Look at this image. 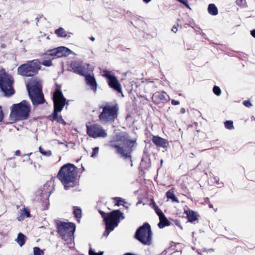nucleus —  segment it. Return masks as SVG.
<instances>
[{"mask_svg": "<svg viewBox=\"0 0 255 255\" xmlns=\"http://www.w3.org/2000/svg\"><path fill=\"white\" fill-rule=\"evenodd\" d=\"M71 53H72V51L70 49L67 47L61 46L48 51L47 54L54 57H62L67 56Z\"/></svg>", "mask_w": 255, "mask_h": 255, "instance_id": "nucleus-11", "label": "nucleus"}, {"mask_svg": "<svg viewBox=\"0 0 255 255\" xmlns=\"http://www.w3.org/2000/svg\"><path fill=\"white\" fill-rule=\"evenodd\" d=\"M117 117V113H101L100 121L103 123H112Z\"/></svg>", "mask_w": 255, "mask_h": 255, "instance_id": "nucleus-16", "label": "nucleus"}, {"mask_svg": "<svg viewBox=\"0 0 255 255\" xmlns=\"http://www.w3.org/2000/svg\"><path fill=\"white\" fill-rule=\"evenodd\" d=\"M29 96L33 105H38L44 102V97L42 93L41 82L34 79L26 85Z\"/></svg>", "mask_w": 255, "mask_h": 255, "instance_id": "nucleus-3", "label": "nucleus"}, {"mask_svg": "<svg viewBox=\"0 0 255 255\" xmlns=\"http://www.w3.org/2000/svg\"><path fill=\"white\" fill-rule=\"evenodd\" d=\"M251 35L255 38V29L254 30H253L252 31H251Z\"/></svg>", "mask_w": 255, "mask_h": 255, "instance_id": "nucleus-56", "label": "nucleus"}, {"mask_svg": "<svg viewBox=\"0 0 255 255\" xmlns=\"http://www.w3.org/2000/svg\"><path fill=\"white\" fill-rule=\"evenodd\" d=\"M180 2L183 3L184 4L187 8L191 9L190 7L188 4V1L187 0H177Z\"/></svg>", "mask_w": 255, "mask_h": 255, "instance_id": "nucleus-46", "label": "nucleus"}, {"mask_svg": "<svg viewBox=\"0 0 255 255\" xmlns=\"http://www.w3.org/2000/svg\"><path fill=\"white\" fill-rule=\"evenodd\" d=\"M70 66L75 73L83 75L86 73L85 67L77 61L72 62Z\"/></svg>", "mask_w": 255, "mask_h": 255, "instance_id": "nucleus-18", "label": "nucleus"}, {"mask_svg": "<svg viewBox=\"0 0 255 255\" xmlns=\"http://www.w3.org/2000/svg\"><path fill=\"white\" fill-rule=\"evenodd\" d=\"M156 214L158 216V217H160L161 216L164 215L162 211L160 209L158 206L155 207L153 208Z\"/></svg>", "mask_w": 255, "mask_h": 255, "instance_id": "nucleus-38", "label": "nucleus"}, {"mask_svg": "<svg viewBox=\"0 0 255 255\" xmlns=\"http://www.w3.org/2000/svg\"><path fill=\"white\" fill-rule=\"evenodd\" d=\"M26 236L21 233H19L18 234L17 238L15 240V241L20 247H22L24 245L26 241Z\"/></svg>", "mask_w": 255, "mask_h": 255, "instance_id": "nucleus-27", "label": "nucleus"}, {"mask_svg": "<svg viewBox=\"0 0 255 255\" xmlns=\"http://www.w3.org/2000/svg\"><path fill=\"white\" fill-rule=\"evenodd\" d=\"M37 119H36V118H34V121H35V120H37Z\"/></svg>", "mask_w": 255, "mask_h": 255, "instance_id": "nucleus-61", "label": "nucleus"}, {"mask_svg": "<svg viewBox=\"0 0 255 255\" xmlns=\"http://www.w3.org/2000/svg\"><path fill=\"white\" fill-rule=\"evenodd\" d=\"M73 209L74 216L76 218L77 222H79L82 217V210L80 207L77 206H74Z\"/></svg>", "mask_w": 255, "mask_h": 255, "instance_id": "nucleus-26", "label": "nucleus"}, {"mask_svg": "<svg viewBox=\"0 0 255 255\" xmlns=\"http://www.w3.org/2000/svg\"><path fill=\"white\" fill-rule=\"evenodd\" d=\"M237 3L238 5L242 6H245L246 5V0H237Z\"/></svg>", "mask_w": 255, "mask_h": 255, "instance_id": "nucleus-43", "label": "nucleus"}, {"mask_svg": "<svg viewBox=\"0 0 255 255\" xmlns=\"http://www.w3.org/2000/svg\"><path fill=\"white\" fill-rule=\"evenodd\" d=\"M208 12L213 15H216L218 14V10L216 6L214 4H210L208 8Z\"/></svg>", "mask_w": 255, "mask_h": 255, "instance_id": "nucleus-29", "label": "nucleus"}, {"mask_svg": "<svg viewBox=\"0 0 255 255\" xmlns=\"http://www.w3.org/2000/svg\"><path fill=\"white\" fill-rule=\"evenodd\" d=\"M106 225V230H105L104 232L103 233V236H105L106 237H107L108 235H109L110 233L113 231L115 229V228L112 227H110L109 225Z\"/></svg>", "mask_w": 255, "mask_h": 255, "instance_id": "nucleus-31", "label": "nucleus"}, {"mask_svg": "<svg viewBox=\"0 0 255 255\" xmlns=\"http://www.w3.org/2000/svg\"><path fill=\"white\" fill-rule=\"evenodd\" d=\"M184 214L186 215L187 220L189 222L193 223L195 221L198 222V218L200 215L193 210L191 209L184 210Z\"/></svg>", "mask_w": 255, "mask_h": 255, "instance_id": "nucleus-17", "label": "nucleus"}, {"mask_svg": "<svg viewBox=\"0 0 255 255\" xmlns=\"http://www.w3.org/2000/svg\"><path fill=\"white\" fill-rule=\"evenodd\" d=\"M99 213L100 214L102 217L103 218V220L105 223L106 221V218L108 216V213H106L102 210H99Z\"/></svg>", "mask_w": 255, "mask_h": 255, "instance_id": "nucleus-41", "label": "nucleus"}, {"mask_svg": "<svg viewBox=\"0 0 255 255\" xmlns=\"http://www.w3.org/2000/svg\"><path fill=\"white\" fill-rule=\"evenodd\" d=\"M134 238L144 245H150L152 242V231L150 225L144 223L136 230Z\"/></svg>", "mask_w": 255, "mask_h": 255, "instance_id": "nucleus-5", "label": "nucleus"}, {"mask_svg": "<svg viewBox=\"0 0 255 255\" xmlns=\"http://www.w3.org/2000/svg\"><path fill=\"white\" fill-rule=\"evenodd\" d=\"M166 196L167 199H171L172 202L179 203V200L175 195L173 189H170L166 193Z\"/></svg>", "mask_w": 255, "mask_h": 255, "instance_id": "nucleus-24", "label": "nucleus"}, {"mask_svg": "<svg viewBox=\"0 0 255 255\" xmlns=\"http://www.w3.org/2000/svg\"><path fill=\"white\" fill-rule=\"evenodd\" d=\"M40 67V62L35 60L19 66L17 73L22 76L30 77L36 74Z\"/></svg>", "mask_w": 255, "mask_h": 255, "instance_id": "nucleus-6", "label": "nucleus"}, {"mask_svg": "<svg viewBox=\"0 0 255 255\" xmlns=\"http://www.w3.org/2000/svg\"><path fill=\"white\" fill-rule=\"evenodd\" d=\"M11 112H30L28 103L24 100L21 103L13 105L10 108Z\"/></svg>", "mask_w": 255, "mask_h": 255, "instance_id": "nucleus-15", "label": "nucleus"}, {"mask_svg": "<svg viewBox=\"0 0 255 255\" xmlns=\"http://www.w3.org/2000/svg\"><path fill=\"white\" fill-rule=\"evenodd\" d=\"M29 116V113H10L8 122L5 124L14 123L19 121L26 120Z\"/></svg>", "mask_w": 255, "mask_h": 255, "instance_id": "nucleus-12", "label": "nucleus"}, {"mask_svg": "<svg viewBox=\"0 0 255 255\" xmlns=\"http://www.w3.org/2000/svg\"><path fill=\"white\" fill-rule=\"evenodd\" d=\"M213 92L215 94H216L217 96H220L221 94V90L220 88L218 86H214L213 87Z\"/></svg>", "mask_w": 255, "mask_h": 255, "instance_id": "nucleus-37", "label": "nucleus"}, {"mask_svg": "<svg viewBox=\"0 0 255 255\" xmlns=\"http://www.w3.org/2000/svg\"><path fill=\"white\" fill-rule=\"evenodd\" d=\"M135 142V140L128 139L126 134H119L116 136L115 140L110 141L109 146L115 148L121 156L131 159V153Z\"/></svg>", "mask_w": 255, "mask_h": 255, "instance_id": "nucleus-2", "label": "nucleus"}, {"mask_svg": "<svg viewBox=\"0 0 255 255\" xmlns=\"http://www.w3.org/2000/svg\"><path fill=\"white\" fill-rule=\"evenodd\" d=\"M99 149V148L98 147H96L94 148L93 149V151H92L91 156L94 157L98 153Z\"/></svg>", "mask_w": 255, "mask_h": 255, "instance_id": "nucleus-44", "label": "nucleus"}, {"mask_svg": "<svg viewBox=\"0 0 255 255\" xmlns=\"http://www.w3.org/2000/svg\"><path fill=\"white\" fill-rule=\"evenodd\" d=\"M85 78L87 84L91 87L93 90L96 91L97 89V84L95 78L91 75H87Z\"/></svg>", "mask_w": 255, "mask_h": 255, "instance_id": "nucleus-22", "label": "nucleus"}, {"mask_svg": "<svg viewBox=\"0 0 255 255\" xmlns=\"http://www.w3.org/2000/svg\"><path fill=\"white\" fill-rule=\"evenodd\" d=\"M30 210L28 207H24L22 209L20 210V215L17 217V219L19 221L23 220L25 218H30Z\"/></svg>", "mask_w": 255, "mask_h": 255, "instance_id": "nucleus-19", "label": "nucleus"}, {"mask_svg": "<svg viewBox=\"0 0 255 255\" xmlns=\"http://www.w3.org/2000/svg\"><path fill=\"white\" fill-rule=\"evenodd\" d=\"M99 213L100 214L102 217L103 218V220L105 223L106 221V218L108 216V213H106L102 210H99Z\"/></svg>", "mask_w": 255, "mask_h": 255, "instance_id": "nucleus-42", "label": "nucleus"}, {"mask_svg": "<svg viewBox=\"0 0 255 255\" xmlns=\"http://www.w3.org/2000/svg\"><path fill=\"white\" fill-rule=\"evenodd\" d=\"M226 128L232 129L234 128L233 122L232 121H227L224 123Z\"/></svg>", "mask_w": 255, "mask_h": 255, "instance_id": "nucleus-34", "label": "nucleus"}, {"mask_svg": "<svg viewBox=\"0 0 255 255\" xmlns=\"http://www.w3.org/2000/svg\"><path fill=\"white\" fill-rule=\"evenodd\" d=\"M125 218L123 213L119 210H113L108 213V216L106 218L105 225L115 228L118 226L121 220H124Z\"/></svg>", "mask_w": 255, "mask_h": 255, "instance_id": "nucleus-9", "label": "nucleus"}, {"mask_svg": "<svg viewBox=\"0 0 255 255\" xmlns=\"http://www.w3.org/2000/svg\"><path fill=\"white\" fill-rule=\"evenodd\" d=\"M47 39H49V36H47Z\"/></svg>", "mask_w": 255, "mask_h": 255, "instance_id": "nucleus-62", "label": "nucleus"}, {"mask_svg": "<svg viewBox=\"0 0 255 255\" xmlns=\"http://www.w3.org/2000/svg\"><path fill=\"white\" fill-rule=\"evenodd\" d=\"M243 104L247 107H250L252 105L251 103L249 101H245L243 102Z\"/></svg>", "mask_w": 255, "mask_h": 255, "instance_id": "nucleus-50", "label": "nucleus"}, {"mask_svg": "<svg viewBox=\"0 0 255 255\" xmlns=\"http://www.w3.org/2000/svg\"><path fill=\"white\" fill-rule=\"evenodd\" d=\"M4 119L3 113H0V122H2Z\"/></svg>", "mask_w": 255, "mask_h": 255, "instance_id": "nucleus-55", "label": "nucleus"}, {"mask_svg": "<svg viewBox=\"0 0 255 255\" xmlns=\"http://www.w3.org/2000/svg\"><path fill=\"white\" fill-rule=\"evenodd\" d=\"M42 210H45L48 209L49 206V201L48 199H45L42 202Z\"/></svg>", "mask_w": 255, "mask_h": 255, "instance_id": "nucleus-35", "label": "nucleus"}, {"mask_svg": "<svg viewBox=\"0 0 255 255\" xmlns=\"http://www.w3.org/2000/svg\"><path fill=\"white\" fill-rule=\"evenodd\" d=\"M33 255H44V253L39 247H35L33 248Z\"/></svg>", "mask_w": 255, "mask_h": 255, "instance_id": "nucleus-33", "label": "nucleus"}, {"mask_svg": "<svg viewBox=\"0 0 255 255\" xmlns=\"http://www.w3.org/2000/svg\"><path fill=\"white\" fill-rule=\"evenodd\" d=\"M57 232L65 241H71L73 238L76 226L74 223L59 221L56 224Z\"/></svg>", "mask_w": 255, "mask_h": 255, "instance_id": "nucleus-4", "label": "nucleus"}, {"mask_svg": "<svg viewBox=\"0 0 255 255\" xmlns=\"http://www.w3.org/2000/svg\"><path fill=\"white\" fill-rule=\"evenodd\" d=\"M0 112H2V108L0 106Z\"/></svg>", "mask_w": 255, "mask_h": 255, "instance_id": "nucleus-60", "label": "nucleus"}, {"mask_svg": "<svg viewBox=\"0 0 255 255\" xmlns=\"http://www.w3.org/2000/svg\"><path fill=\"white\" fill-rule=\"evenodd\" d=\"M55 33L59 37H66V32L63 28H59L55 30Z\"/></svg>", "mask_w": 255, "mask_h": 255, "instance_id": "nucleus-30", "label": "nucleus"}, {"mask_svg": "<svg viewBox=\"0 0 255 255\" xmlns=\"http://www.w3.org/2000/svg\"><path fill=\"white\" fill-rule=\"evenodd\" d=\"M86 133L87 135L93 138H106L108 136L106 130L101 125L97 124L87 123Z\"/></svg>", "mask_w": 255, "mask_h": 255, "instance_id": "nucleus-8", "label": "nucleus"}, {"mask_svg": "<svg viewBox=\"0 0 255 255\" xmlns=\"http://www.w3.org/2000/svg\"><path fill=\"white\" fill-rule=\"evenodd\" d=\"M172 31H173L174 33H176L177 30H178V29H177V27L176 26H173L172 28V29H171Z\"/></svg>", "mask_w": 255, "mask_h": 255, "instance_id": "nucleus-54", "label": "nucleus"}, {"mask_svg": "<svg viewBox=\"0 0 255 255\" xmlns=\"http://www.w3.org/2000/svg\"><path fill=\"white\" fill-rule=\"evenodd\" d=\"M174 224L178 226L179 228H180L181 229H182V227L181 225L180 222L179 220H175L174 221Z\"/></svg>", "mask_w": 255, "mask_h": 255, "instance_id": "nucleus-49", "label": "nucleus"}, {"mask_svg": "<svg viewBox=\"0 0 255 255\" xmlns=\"http://www.w3.org/2000/svg\"><path fill=\"white\" fill-rule=\"evenodd\" d=\"M104 76L108 78L109 80L112 79L113 78L115 77L114 75H113L111 72L107 70L104 71Z\"/></svg>", "mask_w": 255, "mask_h": 255, "instance_id": "nucleus-36", "label": "nucleus"}, {"mask_svg": "<svg viewBox=\"0 0 255 255\" xmlns=\"http://www.w3.org/2000/svg\"><path fill=\"white\" fill-rule=\"evenodd\" d=\"M39 151L42 155L46 156H50L52 155L51 150L45 151L41 146L39 147Z\"/></svg>", "mask_w": 255, "mask_h": 255, "instance_id": "nucleus-32", "label": "nucleus"}, {"mask_svg": "<svg viewBox=\"0 0 255 255\" xmlns=\"http://www.w3.org/2000/svg\"><path fill=\"white\" fill-rule=\"evenodd\" d=\"M91 39L92 41H94L95 40V38L93 37H91Z\"/></svg>", "mask_w": 255, "mask_h": 255, "instance_id": "nucleus-59", "label": "nucleus"}, {"mask_svg": "<svg viewBox=\"0 0 255 255\" xmlns=\"http://www.w3.org/2000/svg\"><path fill=\"white\" fill-rule=\"evenodd\" d=\"M14 155L15 156H20L21 155V151L19 150H17L14 152Z\"/></svg>", "mask_w": 255, "mask_h": 255, "instance_id": "nucleus-53", "label": "nucleus"}, {"mask_svg": "<svg viewBox=\"0 0 255 255\" xmlns=\"http://www.w3.org/2000/svg\"><path fill=\"white\" fill-rule=\"evenodd\" d=\"M78 168L73 164L68 163L62 165L57 175V178L65 190H69L79 185Z\"/></svg>", "mask_w": 255, "mask_h": 255, "instance_id": "nucleus-1", "label": "nucleus"}, {"mask_svg": "<svg viewBox=\"0 0 255 255\" xmlns=\"http://www.w3.org/2000/svg\"><path fill=\"white\" fill-rule=\"evenodd\" d=\"M113 200L114 201V204L115 206H119L120 205H123L127 209L128 208V207L125 206L124 204L126 203V201L124 199H122L121 197H116L113 198Z\"/></svg>", "mask_w": 255, "mask_h": 255, "instance_id": "nucleus-28", "label": "nucleus"}, {"mask_svg": "<svg viewBox=\"0 0 255 255\" xmlns=\"http://www.w3.org/2000/svg\"><path fill=\"white\" fill-rule=\"evenodd\" d=\"M151 0H143V1L145 3H148L150 2Z\"/></svg>", "mask_w": 255, "mask_h": 255, "instance_id": "nucleus-57", "label": "nucleus"}, {"mask_svg": "<svg viewBox=\"0 0 255 255\" xmlns=\"http://www.w3.org/2000/svg\"><path fill=\"white\" fill-rule=\"evenodd\" d=\"M42 64L46 66H50L52 65V62L51 60H44L43 61Z\"/></svg>", "mask_w": 255, "mask_h": 255, "instance_id": "nucleus-45", "label": "nucleus"}, {"mask_svg": "<svg viewBox=\"0 0 255 255\" xmlns=\"http://www.w3.org/2000/svg\"><path fill=\"white\" fill-rule=\"evenodd\" d=\"M171 103L173 105H178L180 104L179 101L174 100H172Z\"/></svg>", "mask_w": 255, "mask_h": 255, "instance_id": "nucleus-52", "label": "nucleus"}, {"mask_svg": "<svg viewBox=\"0 0 255 255\" xmlns=\"http://www.w3.org/2000/svg\"><path fill=\"white\" fill-rule=\"evenodd\" d=\"M108 83L111 87L118 91L119 93L122 92L121 85L115 76L112 79L109 80Z\"/></svg>", "mask_w": 255, "mask_h": 255, "instance_id": "nucleus-20", "label": "nucleus"}, {"mask_svg": "<svg viewBox=\"0 0 255 255\" xmlns=\"http://www.w3.org/2000/svg\"><path fill=\"white\" fill-rule=\"evenodd\" d=\"M53 98L54 105V112H60L65 104L66 99L64 98L62 92L59 90H57L54 92Z\"/></svg>", "mask_w": 255, "mask_h": 255, "instance_id": "nucleus-10", "label": "nucleus"}, {"mask_svg": "<svg viewBox=\"0 0 255 255\" xmlns=\"http://www.w3.org/2000/svg\"><path fill=\"white\" fill-rule=\"evenodd\" d=\"M150 206H151L152 208H155V207L157 206L156 204V203L155 202L153 199L151 198L150 199V203L149 204Z\"/></svg>", "mask_w": 255, "mask_h": 255, "instance_id": "nucleus-48", "label": "nucleus"}, {"mask_svg": "<svg viewBox=\"0 0 255 255\" xmlns=\"http://www.w3.org/2000/svg\"><path fill=\"white\" fill-rule=\"evenodd\" d=\"M119 110L117 104H109L103 107V112H117Z\"/></svg>", "mask_w": 255, "mask_h": 255, "instance_id": "nucleus-23", "label": "nucleus"}, {"mask_svg": "<svg viewBox=\"0 0 255 255\" xmlns=\"http://www.w3.org/2000/svg\"><path fill=\"white\" fill-rule=\"evenodd\" d=\"M165 93H161L160 92H156L152 96L153 101L157 104L160 103V102H164L166 100Z\"/></svg>", "mask_w": 255, "mask_h": 255, "instance_id": "nucleus-21", "label": "nucleus"}, {"mask_svg": "<svg viewBox=\"0 0 255 255\" xmlns=\"http://www.w3.org/2000/svg\"><path fill=\"white\" fill-rule=\"evenodd\" d=\"M13 80L11 76L3 70L0 72V88L5 96H10L14 93L12 86Z\"/></svg>", "mask_w": 255, "mask_h": 255, "instance_id": "nucleus-7", "label": "nucleus"}, {"mask_svg": "<svg viewBox=\"0 0 255 255\" xmlns=\"http://www.w3.org/2000/svg\"><path fill=\"white\" fill-rule=\"evenodd\" d=\"M47 118L51 121H56L60 124L65 126L67 125H70L72 121L70 119L65 117V121L61 115H59V113H53L52 115L47 117Z\"/></svg>", "mask_w": 255, "mask_h": 255, "instance_id": "nucleus-13", "label": "nucleus"}, {"mask_svg": "<svg viewBox=\"0 0 255 255\" xmlns=\"http://www.w3.org/2000/svg\"><path fill=\"white\" fill-rule=\"evenodd\" d=\"M152 142L158 147H162L166 150L170 146L167 139L159 136L153 135L152 137Z\"/></svg>", "mask_w": 255, "mask_h": 255, "instance_id": "nucleus-14", "label": "nucleus"}, {"mask_svg": "<svg viewBox=\"0 0 255 255\" xmlns=\"http://www.w3.org/2000/svg\"><path fill=\"white\" fill-rule=\"evenodd\" d=\"M129 117H130V116L129 114H128L126 117V119L128 120Z\"/></svg>", "mask_w": 255, "mask_h": 255, "instance_id": "nucleus-58", "label": "nucleus"}, {"mask_svg": "<svg viewBox=\"0 0 255 255\" xmlns=\"http://www.w3.org/2000/svg\"><path fill=\"white\" fill-rule=\"evenodd\" d=\"M103 252H100L99 253H95L93 250L92 249H90L89 251V255H103Z\"/></svg>", "mask_w": 255, "mask_h": 255, "instance_id": "nucleus-39", "label": "nucleus"}, {"mask_svg": "<svg viewBox=\"0 0 255 255\" xmlns=\"http://www.w3.org/2000/svg\"><path fill=\"white\" fill-rule=\"evenodd\" d=\"M159 218L160 222L158 224V226L160 228H163L165 226H168L169 225V222L164 214L159 217Z\"/></svg>", "mask_w": 255, "mask_h": 255, "instance_id": "nucleus-25", "label": "nucleus"}, {"mask_svg": "<svg viewBox=\"0 0 255 255\" xmlns=\"http://www.w3.org/2000/svg\"><path fill=\"white\" fill-rule=\"evenodd\" d=\"M208 205H209V207L210 208L213 209L215 212H217V211L218 208H214V207H213V204H211L209 201L208 202Z\"/></svg>", "mask_w": 255, "mask_h": 255, "instance_id": "nucleus-51", "label": "nucleus"}, {"mask_svg": "<svg viewBox=\"0 0 255 255\" xmlns=\"http://www.w3.org/2000/svg\"><path fill=\"white\" fill-rule=\"evenodd\" d=\"M99 213L100 214L102 217L103 218V220L105 223L106 221V218L108 216V213H106L102 210H99Z\"/></svg>", "mask_w": 255, "mask_h": 255, "instance_id": "nucleus-40", "label": "nucleus"}, {"mask_svg": "<svg viewBox=\"0 0 255 255\" xmlns=\"http://www.w3.org/2000/svg\"><path fill=\"white\" fill-rule=\"evenodd\" d=\"M32 154V152H30V153H27V154H23V156H28V158H27V161L29 162L30 164H32V160L30 158L29 156Z\"/></svg>", "mask_w": 255, "mask_h": 255, "instance_id": "nucleus-47", "label": "nucleus"}]
</instances>
